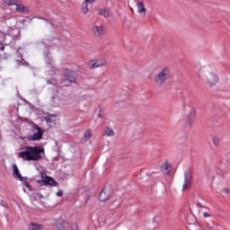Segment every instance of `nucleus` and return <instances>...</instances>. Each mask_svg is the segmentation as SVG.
Segmentation results:
<instances>
[{"label": "nucleus", "mask_w": 230, "mask_h": 230, "mask_svg": "<svg viewBox=\"0 0 230 230\" xmlns=\"http://www.w3.org/2000/svg\"><path fill=\"white\" fill-rule=\"evenodd\" d=\"M1 206L3 208H8V203H6L5 201H1Z\"/></svg>", "instance_id": "32"}, {"label": "nucleus", "mask_w": 230, "mask_h": 230, "mask_svg": "<svg viewBox=\"0 0 230 230\" xmlns=\"http://www.w3.org/2000/svg\"><path fill=\"white\" fill-rule=\"evenodd\" d=\"M98 118H103V115H102V113H99Z\"/></svg>", "instance_id": "39"}, {"label": "nucleus", "mask_w": 230, "mask_h": 230, "mask_svg": "<svg viewBox=\"0 0 230 230\" xmlns=\"http://www.w3.org/2000/svg\"><path fill=\"white\" fill-rule=\"evenodd\" d=\"M87 4H89V2H87V0H84L81 6V10H82L83 13H89V7H87Z\"/></svg>", "instance_id": "20"}, {"label": "nucleus", "mask_w": 230, "mask_h": 230, "mask_svg": "<svg viewBox=\"0 0 230 230\" xmlns=\"http://www.w3.org/2000/svg\"><path fill=\"white\" fill-rule=\"evenodd\" d=\"M98 14L102 15V17H105L106 19H109V17H111V11L103 7L98 10Z\"/></svg>", "instance_id": "14"}, {"label": "nucleus", "mask_w": 230, "mask_h": 230, "mask_svg": "<svg viewBox=\"0 0 230 230\" xmlns=\"http://www.w3.org/2000/svg\"><path fill=\"white\" fill-rule=\"evenodd\" d=\"M13 175L14 179H18V181H21L22 182L24 181V177H22V174H21V172H19V167H17V164L13 165Z\"/></svg>", "instance_id": "13"}, {"label": "nucleus", "mask_w": 230, "mask_h": 230, "mask_svg": "<svg viewBox=\"0 0 230 230\" xmlns=\"http://www.w3.org/2000/svg\"><path fill=\"white\" fill-rule=\"evenodd\" d=\"M170 76H172V71L170 70V67L164 66L155 75L154 82L156 85L161 87L164 85L168 80H170Z\"/></svg>", "instance_id": "2"}, {"label": "nucleus", "mask_w": 230, "mask_h": 230, "mask_svg": "<svg viewBox=\"0 0 230 230\" xmlns=\"http://www.w3.org/2000/svg\"><path fill=\"white\" fill-rule=\"evenodd\" d=\"M71 230H78V225L76 223L72 224Z\"/></svg>", "instance_id": "31"}, {"label": "nucleus", "mask_w": 230, "mask_h": 230, "mask_svg": "<svg viewBox=\"0 0 230 230\" xmlns=\"http://www.w3.org/2000/svg\"><path fill=\"white\" fill-rule=\"evenodd\" d=\"M84 139H85V141H89V139H91V129H88L84 132Z\"/></svg>", "instance_id": "26"}, {"label": "nucleus", "mask_w": 230, "mask_h": 230, "mask_svg": "<svg viewBox=\"0 0 230 230\" xmlns=\"http://www.w3.org/2000/svg\"><path fill=\"white\" fill-rule=\"evenodd\" d=\"M212 143H213V145H214L215 146H219V145H220V138L217 137H214L212 138Z\"/></svg>", "instance_id": "27"}, {"label": "nucleus", "mask_w": 230, "mask_h": 230, "mask_svg": "<svg viewBox=\"0 0 230 230\" xmlns=\"http://www.w3.org/2000/svg\"><path fill=\"white\" fill-rule=\"evenodd\" d=\"M183 111L187 112L185 122L189 127L193 125L195 121V118H197V111L195 107L191 104V102H185L183 104Z\"/></svg>", "instance_id": "3"}, {"label": "nucleus", "mask_w": 230, "mask_h": 230, "mask_svg": "<svg viewBox=\"0 0 230 230\" xmlns=\"http://www.w3.org/2000/svg\"><path fill=\"white\" fill-rule=\"evenodd\" d=\"M191 181H193L191 169H188L184 172V182L182 186V191H186V190H190V188H191Z\"/></svg>", "instance_id": "6"}, {"label": "nucleus", "mask_w": 230, "mask_h": 230, "mask_svg": "<svg viewBox=\"0 0 230 230\" xmlns=\"http://www.w3.org/2000/svg\"><path fill=\"white\" fill-rule=\"evenodd\" d=\"M187 222L190 226H193L194 224H197V218L193 214H189L187 217Z\"/></svg>", "instance_id": "19"}, {"label": "nucleus", "mask_w": 230, "mask_h": 230, "mask_svg": "<svg viewBox=\"0 0 230 230\" xmlns=\"http://www.w3.org/2000/svg\"><path fill=\"white\" fill-rule=\"evenodd\" d=\"M114 135H115L114 131L109 127H106L102 133V136L104 137H114Z\"/></svg>", "instance_id": "16"}, {"label": "nucleus", "mask_w": 230, "mask_h": 230, "mask_svg": "<svg viewBox=\"0 0 230 230\" xmlns=\"http://www.w3.org/2000/svg\"><path fill=\"white\" fill-rule=\"evenodd\" d=\"M4 3L7 6H17L19 0H4Z\"/></svg>", "instance_id": "21"}, {"label": "nucleus", "mask_w": 230, "mask_h": 230, "mask_svg": "<svg viewBox=\"0 0 230 230\" xmlns=\"http://www.w3.org/2000/svg\"><path fill=\"white\" fill-rule=\"evenodd\" d=\"M224 192L225 193H229V189H227V188L224 189Z\"/></svg>", "instance_id": "38"}, {"label": "nucleus", "mask_w": 230, "mask_h": 230, "mask_svg": "<svg viewBox=\"0 0 230 230\" xmlns=\"http://www.w3.org/2000/svg\"><path fill=\"white\" fill-rule=\"evenodd\" d=\"M23 191L26 193V189H23Z\"/></svg>", "instance_id": "41"}, {"label": "nucleus", "mask_w": 230, "mask_h": 230, "mask_svg": "<svg viewBox=\"0 0 230 230\" xmlns=\"http://www.w3.org/2000/svg\"><path fill=\"white\" fill-rule=\"evenodd\" d=\"M205 82L208 87H215L218 83V75L213 72H208L205 75Z\"/></svg>", "instance_id": "5"}, {"label": "nucleus", "mask_w": 230, "mask_h": 230, "mask_svg": "<svg viewBox=\"0 0 230 230\" xmlns=\"http://www.w3.org/2000/svg\"><path fill=\"white\" fill-rule=\"evenodd\" d=\"M63 75L66 82H69L70 84H76L77 74L75 71L71 69H65Z\"/></svg>", "instance_id": "7"}, {"label": "nucleus", "mask_w": 230, "mask_h": 230, "mask_svg": "<svg viewBox=\"0 0 230 230\" xmlns=\"http://www.w3.org/2000/svg\"><path fill=\"white\" fill-rule=\"evenodd\" d=\"M121 206V201L115 200L111 205V209H116L117 208H119Z\"/></svg>", "instance_id": "24"}, {"label": "nucleus", "mask_w": 230, "mask_h": 230, "mask_svg": "<svg viewBox=\"0 0 230 230\" xmlns=\"http://www.w3.org/2000/svg\"><path fill=\"white\" fill-rule=\"evenodd\" d=\"M15 10L18 13H28V8H26L22 4H16Z\"/></svg>", "instance_id": "17"}, {"label": "nucleus", "mask_w": 230, "mask_h": 230, "mask_svg": "<svg viewBox=\"0 0 230 230\" xmlns=\"http://www.w3.org/2000/svg\"><path fill=\"white\" fill-rule=\"evenodd\" d=\"M40 186H58V182L55 181L51 176H46L43 180L38 181Z\"/></svg>", "instance_id": "9"}, {"label": "nucleus", "mask_w": 230, "mask_h": 230, "mask_svg": "<svg viewBox=\"0 0 230 230\" xmlns=\"http://www.w3.org/2000/svg\"><path fill=\"white\" fill-rule=\"evenodd\" d=\"M190 230H202V227H200L199 223H196L194 225H190Z\"/></svg>", "instance_id": "28"}, {"label": "nucleus", "mask_w": 230, "mask_h": 230, "mask_svg": "<svg viewBox=\"0 0 230 230\" xmlns=\"http://www.w3.org/2000/svg\"><path fill=\"white\" fill-rule=\"evenodd\" d=\"M29 230H42L44 229V226L37 223H30L28 225Z\"/></svg>", "instance_id": "15"}, {"label": "nucleus", "mask_w": 230, "mask_h": 230, "mask_svg": "<svg viewBox=\"0 0 230 230\" xmlns=\"http://www.w3.org/2000/svg\"><path fill=\"white\" fill-rule=\"evenodd\" d=\"M4 45L1 44L0 45V51H4Z\"/></svg>", "instance_id": "36"}, {"label": "nucleus", "mask_w": 230, "mask_h": 230, "mask_svg": "<svg viewBox=\"0 0 230 230\" xmlns=\"http://www.w3.org/2000/svg\"><path fill=\"white\" fill-rule=\"evenodd\" d=\"M32 199H34V200H39V199H44V196L42 195V193H39V192H34L31 194Z\"/></svg>", "instance_id": "22"}, {"label": "nucleus", "mask_w": 230, "mask_h": 230, "mask_svg": "<svg viewBox=\"0 0 230 230\" xmlns=\"http://www.w3.org/2000/svg\"><path fill=\"white\" fill-rule=\"evenodd\" d=\"M23 186H25V188H28V190H30V191H33V188H31V185H30V183L28 181H24Z\"/></svg>", "instance_id": "29"}, {"label": "nucleus", "mask_w": 230, "mask_h": 230, "mask_svg": "<svg viewBox=\"0 0 230 230\" xmlns=\"http://www.w3.org/2000/svg\"><path fill=\"white\" fill-rule=\"evenodd\" d=\"M31 132H33V134L28 137L29 141H40L42 139L44 131H42L40 127H39L37 124L32 125Z\"/></svg>", "instance_id": "4"}, {"label": "nucleus", "mask_w": 230, "mask_h": 230, "mask_svg": "<svg viewBox=\"0 0 230 230\" xmlns=\"http://www.w3.org/2000/svg\"><path fill=\"white\" fill-rule=\"evenodd\" d=\"M92 31L94 37H102V35H105V27H103V25H95L92 28Z\"/></svg>", "instance_id": "10"}, {"label": "nucleus", "mask_w": 230, "mask_h": 230, "mask_svg": "<svg viewBox=\"0 0 230 230\" xmlns=\"http://www.w3.org/2000/svg\"><path fill=\"white\" fill-rule=\"evenodd\" d=\"M203 217H204L205 218H209V217H211V215H210L209 213H208V212H204V213H203Z\"/></svg>", "instance_id": "33"}, {"label": "nucleus", "mask_w": 230, "mask_h": 230, "mask_svg": "<svg viewBox=\"0 0 230 230\" xmlns=\"http://www.w3.org/2000/svg\"><path fill=\"white\" fill-rule=\"evenodd\" d=\"M56 227L58 230H65L67 227V222L66 220H61L56 224Z\"/></svg>", "instance_id": "18"}, {"label": "nucleus", "mask_w": 230, "mask_h": 230, "mask_svg": "<svg viewBox=\"0 0 230 230\" xmlns=\"http://www.w3.org/2000/svg\"><path fill=\"white\" fill-rule=\"evenodd\" d=\"M198 208H199V213H202V211H209L208 207L202 205V203H200V202H198Z\"/></svg>", "instance_id": "23"}, {"label": "nucleus", "mask_w": 230, "mask_h": 230, "mask_svg": "<svg viewBox=\"0 0 230 230\" xmlns=\"http://www.w3.org/2000/svg\"><path fill=\"white\" fill-rule=\"evenodd\" d=\"M55 118V115H48L45 119L47 123H51V119Z\"/></svg>", "instance_id": "30"}, {"label": "nucleus", "mask_w": 230, "mask_h": 230, "mask_svg": "<svg viewBox=\"0 0 230 230\" xmlns=\"http://www.w3.org/2000/svg\"><path fill=\"white\" fill-rule=\"evenodd\" d=\"M63 195H64V192L62 190H59L58 192H57L58 197H62Z\"/></svg>", "instance_id": "34"}, {"label": "nucleus", "mask_w": 230, "mask_h": 230, "mask_svg": "<svg viewBox=\"0 0 230 230\" xmlns=\"http://www.w3.org/2000/svg\"><path fill=\"white\" fill-rule=\"evenodd\" d=\"M18 154V157H21L23 161H40L42 155H44V148L40 146H26Z\"/></svg>", "instance_id": "1"}, {"label": "nucleus", "mask_w": 230, "mask_h": 230, "mask_svg": "<svg viewBox=\"0 0 230 230\" xmlns=\"http://www.w3.org/2000/svg\"><path fill=\"white\" fill-rule=\"evenodd\" d=\"M164 170H168V166H163L162 167V172H164Z\"/></svg>", "instance_id": "37"}, {"label": "nucleus", "mask_w": 230, "mask_h": 230, "mask_svg": "<svg viewBox=\"0 0 230 230\" xmlns=\"http://www.w3.org/2000/svg\"><path fill=\"white\" fill-rule=\"evenodd\" d=\"M131 12L134 13V9L133 8H130Z\"/></svg>", "instance_id": "40"}, {"label": "nucleus", "mask_w": 230, "mask_h": 230, "mask_svg": "<svg viewBox=\"0 0 230 230\" xmlns=\"http://www.w3.org/2000/svg\"><path fill=\"white\" fill-rule=\"evenodd\" d=\"M103 66H107V60H105V58L96 59L92 64V69H96V67H103Z\"/></svg>", "instance_id": "12"}, {"label": "nucleus", "mask_w": 230, "mask_h": 230, "mask_svg": "<svg viewBox=\"0 0 230 230\" xmlns=\"http://www.w3.org/2000/svg\"><path fill=\"white\" fill-rule=\"evenodd\" d=\"M47 64H48V67H49V69H53V73H54V75H55V73L57 72V68H55V66H53V60L49 59V61L47 62Z\"/></svg>", "instance_id": "25"}, {"label": "nucleus", "mask_w": 230, "mask_h": 230, "mask_svg": "<svg viewBox=\"0 0 230 230\" xmlns=\"http://www.w3.org/2000/svg\"><path fill=\"white\" fill-rule=\"evenodd\" d=\"M111 196H112V189L104 188L102 190L99 195V200H101V202H105L106 200H109Z\"/></svg>", "instance_id": "8"}, {"label": "nucleus", "mask_w": 230, "mask_h": 230, "mask_svg": "<svg viewBox=\"0 0 230 230\" xmlns=\"http://www.w3.org/2000/svg\"><path fill=\"white\" fill-rule=\"evenodd\" d=\"M137 13L142 15V17H145L146 15V8L145 7V4L143 1L137 0Z\"/></svg>", "instance_id": "11"}, {"label": "nucleus", "mask_w": 230, "mask_h": 230, "mask_svg": "<svg viewBox=\"0 0 230 230\" xmlns=\"http://www.w3.org/2000/svg\"><path fill=\"white\" fill-rule=\"evenodd\" d=\"M86 3H89V4H93V3H96V0H86Z\"/></svg>", "instance_id": "35"}]
</instances>
